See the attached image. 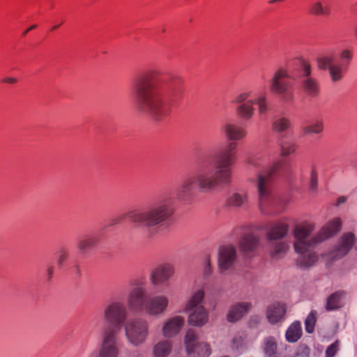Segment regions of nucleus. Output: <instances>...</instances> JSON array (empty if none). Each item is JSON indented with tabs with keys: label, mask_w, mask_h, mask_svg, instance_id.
Here are the masks:
<instances>
[{
	"label": "nucleus",
	"mask_w": 357,
	"mask_h": 357,
	"mask_svg": "<svg viewBox=\"0 0 357 357\" xmlns=\"http://www.w3.org/2000/svg\"><path fill=\"white\" fill-rule=\"evenodd\" d=\"M132 92L137 109L160 121L170 114L168 102H174L182 99L183 79L178 75L151 68L135 78Z\"/></svg>",
	"instance_id": "obj_1"
},
{
	"label": "nucleus",
	"mask_w": 357,
	"mask_h": 357,
	"mask_svg": "<svg viewBox=\"0 0 357 357\" xmlns=\"http://www.w3.org/2000/svg\"><path fill=\"white\" fill-rule=\"evenodd\" d=\"M342 221L336 218L329 221L315 236L311 234L314 225L303 222L297 225L294 229L295 252L299 255L296 260L298 266L303 268L313 266L318 260V256L313 251L314 247L323 241L336 234L341 228Z\"/></svg>",
	"instance_id": "obj_2"
},
{
	"label": "nucleus",
	"mask_w": 357,
	"mask_h": 357,
	"mask_svg": "<svg viewBox=\"0 0 357 357\" xmlns=\"http://www.w3.org/2000/svg\"><path fill=\"white\" fill-rule=\"evenodd\" d=\"M174 204L171 198H167L156 203L146 210H132L123 213L111 220L110 225L121 222L128 218L129 221L137 227L147 228L156 226H167L173 221Z\"/></svg>",
	"instance_id": "obj_3"
},
{
	"label": "nucleus",
	"mask_w": 357,
	"mask_h": 357,
	"mask_svg": "<svg viewBox=\"0 0 357 357\" xmlns=\"http://www.w3.org/2000/svg\"><path fill=\"white\" fill-rule=\"evenodd\" d=\"M266 231L267 247L273 259L283 257L289 248L282 241L289 232V225L284 222H268L262 227Z\"/></svg>",
	"instance_id": "obj_4"
},
{
	"label": "nucleus",
	"mask_w": 357,
	"mask_h": 357,
	"mask_svg": "<svg viewBox=\"0 0 357 357\" xmlns=\"http://www.w3.org/2000/svg\"><path fill=\"white\" fill-rule=\"evenodd\" d=\"M229 180H187L178 192L180 199L188 202L199 190L211 192L221 190L229 185Z\"/></svg>",
	"instance_id": "obj_5"
},
{
	"label": "nucleus",
	"mask_w": 357,
	"mask_h": 357,
	"mask_svg": "<svg viewBox=\"0 0 357 357\" xmlns=\"http://www.w3.org/2000/svg\"><path fill=\"white\" fill-rule=\"evenodd\" d=\"M103 319L109 326L105 328L103 333L107 328L114 329L118 335L119 328L126 322L128 317V312L126 304L120 300H112L106 303L102 311Z\"/></svg>",
	"instance_id": "obj_6"
},
{
	"label": "nucleus",
	"mask_w": 357,
	"mask_h": 357,
	"mask_svg": "<svg viewBox=\"0 0 357 357\" xmlns=\"http://www.w3.org/2000/svg\"><path fill=\"white\" fill-rule=\"evenodd\" d=\"M237 144L231 141L226 149L215 156V162L213 168V174L222 178H229L232 176V165L235 163L237 156L236 154Z\"/></svg>",
	"instance_id": "obj_7"
},
{
	"label": "nucleus",
	"mask_w": 357,
	"mask_h": 357,
	"mask_svg": "<svg viewBox=\"0 0 357 357\" xmlns=\"http://www.w3.org/2000/svg\"><path fill=\"white\" fill-rule=\"evenodd\" d=\"M204 297L202 289L195 291L188 302L185 311L189 312L188 323L195 326H202L208 320V313L201 305Z\"/></svg>",
	"instance_id": "obj_8"
},
{
	"label": "nucleus",
	"mask_w": 357,
	"mask_h": 357,
	"mask_svg": "<svg viewBox=\"0 0 357 357\" xmlns=\"http://www.w3.org/2000/svg\"><path fill=\"white\" fill-rule=\"evenodd\" d=\"M290 75L287 70L280 68L275 71L270 79V91L275 94L279 95L284 102L291 101L294 98V94L289 89L291 83L288 80Z\"/></svg>",
	"instance_id": "obj_9"
},
{
	"label": "nucleus",
	"mask_w": 357,
	"mask_h": 357,
	"mask_svg": "<svg viewBox=\"0 0 357 357\" xmlns=\"http://www.w3.org/2000/svg\"><path fill=\"white\" fill-rule=\"evenodd\" d=\"M126 336L128 342L138 346L145 342L149 334L147 321L142 318H134L124 324Z\"/></svg>",
	"instance_id": "obj_10"
},
{
	"label": "nucleus",
	"mask_w": 357,
	"mask_h": 357,
	"mask_svg": "<svg viewBox=\"0 0 357 357\" xmlns=\"http://www.w3.org/2000/svg\"><path fill=\"white\" fill-rule=\"evenodd\" d=\"M247 163L258 168L257 178H270L285 176L284 169L282 168V161L266 163L265 158L250 156L247 158Z\"/></svg>",
	"instance_id": "obj_11"
},
{
	"label": "nucleus",
	"mask_w": 357,
	"mask_h": 357,
	"mask_svg": "<svg viewBox=\"0 0 357 357\" xmlns=\"http://www.w3.org/2000/svg\"><path fill=\"white\" fill-rule=\"evenodd\" d=\"M271 180H258L257 188L259 193V206L261 209L274 208L279 205L277 212H280L286 204V202L278 197L273 192V186Z\"/></svg>",
	"instance_id": "obj_12"
},
{
	"label": "nucleus",
	"mask_w": 357,
	"mask_h": 357,
	"mask_svg": "<svg viewBox=\"0 0 357 357\" xmlns=\"http://www.w3.org/2000/svg\"><path fill=\"white\" fill-rule=\"evenodd\" d=\"M299 79L301 89L307 96L317 98L320 93V85L318 79L312 76L310 64L307 61H302L299 70Z\"/></svg>",
	"instance_id": "obj_13"
},
{
	"label": "nucleus",
	"mask_w": 357,
	"mask_h": 357,
	"mask_svg": "<svg viewBox=\"0 0 357 357\" xmlns=\"http://www.w3.org/2000/svg\"><path fill=\"white\" fill-rule=\"evenodd\" d=\"M127 303L129 308L135 312L144 311L146 297L144 282L140 280H134L132 284Z\"/></svg>",
	"instance_id": "obj_14"
},
{
	"label": "nucleus",
	"mask_w": 357,
	"mask_h": 357,
	"mask_svg": "<svg viewBox=\"0 0 357 357\" xmlns=\"http://www.w3.org/2000/svg\"><path fill=\"white\" fill-rule=\"evenodd\" d=\"M116 331L107 328L103 333V341L99 353L93 352L89 357H117Z\"/></svg>",
	"instance_id": "obj_15"
},
{
	"label": "nucleus",
	"mask_w": 357,
	"mask_h": 357,
	"mask_svg": "<svg viewBox=\"0 0 357 357\" xmlns=\"http://www.w3.org/2000/svg\"><path fill=\"white\" fill-rule=\"evenodd\" d=\"M169 300L164 295H158L148 298L145 302L144 312L151 316L162 314L167 308Z\"/></svg>",
	"instance_id": "obj_16"
},
{
	"label": "nucleus",
	"mask_w": 357,
	"mask_h": 357,
	"mask_svg": "<svg viewBox=\"0 0 357 357\" xmlns=\"http://www.w3.org/2000/svg\"><path fill=\"white\" fill-rule=\"evenodd\" d=\"M236 260V250L234 245H222L218 252V266L221 272L231 268Z\"/></svg>",
	"instance_id": "obj_17"
},
{
	"label": "nucleus",
	"mask_w": 357,
	"mask_h": 357,
	"mask_svg": "<svg viewBox=\"0 0 357 357\" xmlns=\"http://www.w3.org/2000/svg\"><path fill=\"white\" fill-rule=\"evenodd\" d=\"M174 273V267L172 264L166 263L162 264L151 273L150 280L153 284L158 285L167 282Z\"/></svg>",
	"instance_id": "obj_18"
},
{
	"label": "nucleus",
	"mask_w": 357,
	"mask_h": 357,
	"mask_svg": "<svg viewBox=\"0 0 357 357\" xmlns=\"http://www.w3.org/2000/svg\"><path fill=\"white\" fill-rule=\"evenodd\" d=\"M355 240V236L352 233L344 234L336 246V248L330 253V258L335 260L346 255L352 248Z\"/></svg>",
	"instance_id": "obj_19"
},
{
	"label": "nucleus",
	"mask_w": 357,
	"mask_h": 357,
	"mask_svg": "<svg viewBox=\"0 0 357 357\" xmlns=\"http://www.w3.org/2000/svg\"><path fill=\"white\" fill-rule=\"evenodd\" d=\"M100 235L91 233L80 236L77 243V248L81 255H86L94 250L100 241Z\"/></svg>",
	"instance_id": "obj_20"
},
{
	"label": "nucleus",
	"mask_w": 357,
	"mask_h": 357,
	"mask_svg": "<svg viewBox=\"0 0 357 357\" xmlns=\"http://www.w3.org/2000/svg\"><path fill=\"white\" fill-rule=\"evenodd\" d=\"M184 324V319L181 316H175L167 319L164 324L162 332L165 337H172L176 335Z\"/></svg>",
	"instance_id": "obj_21"
},
{
	"label": "nucleus",
	"mask_w": 357,
	"mask_h": 357,
	"mask_svg": "<svg viewBox=\"0 0 357 357\" xmlns=\"http://www.w3.org/2000/svg\"><path fill=\"white\" fill-rule=\"evenodd\" d=\"M225 137L229 141L243 139L248 135L247 130L232 123H226L221 128Z\"/></svg>",
	"instance_id": "obj_22"
},
{
	"label": "nucleus",
	"mask_w": 357,
	"mask_h": 357,
	"mask_svg": "<svg viewBox=\"0 0 357 357\" xmlns=\"http://www.w3.org/2000/svg\"><path fill=\"white\" fill-rule=\"evenodd\" d=\"M197 162L199 176L205 177V179H207L206 176H214V178H220L213 174V168L214 165H213V159L211 155L208 154L200 156Z\"/></svg>",
	"instance_id": "obj_23"
},
{
	"label": "nucleus",
	"mask_w": 357,
	"mask_h": 357,
	"mask_svg": "<svg viewBox=\"0 0 357 357\" xmlns=\"http://www.w3.org/2000/svg\"><path fill=\"white\" fill-rule=\"evenodd\" d=\"M252 303L250 302L236 303L233 305L227 313V320L229 322H236L245 315L251 309Z\"/></svg>",
	"instance_id": "obj_24"
},
{
	"label": "nucleus",
	"mask_w": 357,
	"mask_h": 357,
	"mask_svg": "<svg viewBox=\"0 0 357 357\" xmlns=\"http://www.w3.org/2000/svg\"><path fill=\"white\" fill-rule=\"evenodd\" d=\"M259 238L254 234L244 235L239 241L241 250L247 255H250L259 246Z\"/></svg>",
	"instance_id": "obj_25"
},
{
	"label": "nucleus",
	"mask_w": 357,
	"mask_h": 357,
	"mask_svg": "<svg viewBox=\"0 0 357 357\" xmlns=\"http://www.w3.org/2000/svg\"><path fill=\"white\" fill-rule=\"evenodd\" d=\"M286 313L284 304L280 303H273L267 310V318L272 324L280 321Z\"/></svg>",
	"instance_id": "obj_26"
},
{
	"label": "nucleus",
	"mask_w": 357,
	"mask_h": 357,
	"mask_svg": "<svg viewBox=\"0 0 357 357\" xmlns=\"http://www.w3.org/2000/svg\"><path fill=\"white\" fill-rule=\"evenodd\" d=\"M254 104H255V101L250 100L246 103L239 105L236 109V116L243 120L250 119L255 112Z\"/></svg>",
	"instance_id": "obj_27"
},
{
	"label": "nucleus",
	"mask_w": 357,
	"mask_h": 357,
	"mask_svg": "<svg viewBox=\"0 0 357 357\" xmlns=\"http://www.w3.org/2000/svg\"><path fill=\"white\" fill-rule=\"evenodd\" d=\"M309 13L313 16H328L331 14V8L321 1H316L310 6Z\"/></svg>",
	"instance_id": "obj_28"
},
{
	"label": "nucleus",
	"mask_w": 357,
	"mask_h": 357,
	"mask_svg": "<svg viewBox=\"0 0 357 357\" xmlns=\"http://www.w3.org/2000/svg\"><path fill=\"white\" fill-rule=\"evenodd\" d=\"M187 353L189 357H208L211 354L210 346L205 342L197 343L190 350H187Z\"/></svg>",
	"instance_id": "obj_29"
},
{
	"label": "nucleus",
	"mask_w": 357,
	"mask_h": 357,
	"mask_svg": "<svg viewBox=\"0 0 357 357\" xmlns=\"http://www.w3.org/2000/svg\"><path fill=\"white\" fill-rule=\"evenodd\" d=\"M248 202L247 193L243 191L236 192L231 194L227 200V204L230 207H241Z\"/></svg>",
	"instance_id": "obj_30"
},
{
	"label": "nucleus",
	"mask_w": 357,
	"mask_h": 357,
	"mask_svg": "<svg viewBox=\"0 0 357 357\" xmlns=\"http://www.w3.org/2000/svg\"><path fill=\"white\" fill-rule=\"evenodd\" d=\"M302 334L301 325L300 322H294L286 331V339L289 342H296L301 337Z\"/></svg>",
	"instance_id": "obj_31"
},
{
	"label": "nucleus",
	"mask_w": 357,
	"mask_h": 357,
	"mask_svg": "<svg viewBox=\"0 0 357 357\" xmlns=\"http://www.w3.org/2000/svg\"><path fill=\"white\" fill-rule=\"evenodd\" d=\"M172 350V344L169 340H162L158 342L153 347V355L155 357H166Z\"/></svg>",
	"instance_id": "obj_32"
},
{
	"label": "nucleus",
	"mask_w": 357,
	"mask_h": 357,
	"mask_svg": "<svg viewBox=\"0 0 357 357\" xmlns=\"http://www.w3.org/2000/svg\"><path fill=\"white\" fill-rule=\"evenodd\" d=\"M343 292L342 291H336L332 294L327 298V302L326 305V309L328 311L335 310L338 309L342 306V298Z\"/></svg>",
	"instance_id": "obj_33"
},
{
	"label": "nucleus",
	"mask_w": 357,
	"mask_h": 357,
	"mask_svg": "<svg viewBox=\"0 0 357 357\" xmlns=\"http://www.w3.org/2000/svg\"><path fill=\"white\" fill-rule=\"evenodd\" d=\"M317 66L319 69L325 70L331 66L335 65V55L333 53L328 52L321 55L317 59Z\"/></svg>",
	"instance_id": "obj_34"
},
{
	"label": "nucleus",
	"mask_w": 357,
	"mask_h": 357,
	"mask_svg": "<svg viewBox=\"0 0 357 357\" xmlns=\"http://www.w3.org/2000/svg\"><path fill=\"white\" fill-rule=\"evenodd\" d=\"M263 351L268 357H277V342L274 337H268L264 339Z\"/></svg>",
	"instance_id": "obj_35"
},
{
	"label": "nucleus",
	"mask_w": 357,
	"mask_h": 357,
	"mask_svg": "<svg viewBox=\"0 0 357 357\" xmlns=\"http://www.w3.org/2000/svg\"><path fill=\"white\" fill-rule=\"evenodd\" d=\"M330 77L333 82L341 80L344 76V73L347 70L341 64H335L328 68Z\"/></svg>",
	"instance_id": "obj_36"
},
{
	"label": "nucleus",
	"mask_w": 357,
	"mask_h": 357,
	"mask_svg": "<svg viewBox=\"0 0 357 357\" xmlns=\"http://www.w3.org/2000/svg\"><path fill=\"white\" fill-rule=\"evenodd\" d=\"M69 258V252L67 248L61 247L57 252L56 257V265L58 268H63L66 264Z\"/></svg>",
	"instance_id": "obj_37"
},
{
	"label": "nucleus",
	"mask_w": 357,
	"mask_h": 357,
	"mask_svg": "<svg viewBox=\"0 0 357 357\" xmlns=\"http://www.w3.org/2000/svg\"><path fill=\"white\" fill-rule=\"evenodd\" d=\"M289 121L285 117L276 118L273 123V129L274 131L281 132L286 130L289 126Z\"/></svg>",
	"instance_id": "obj_38"
},
{
	"label": "nucleus",
	"mask_w": 357,
	"mask_h": 357,
	"mask_svg": "<svg viewBox=\"0 0 357 357\" xmlns=\"http://www.w3.org/2000/svg\"><path fill=\"white\" fill-rule=\"evenodd\" d=\"M280 149L281 155L283 157H287L296 152L297 145L292 142H283L280 144Z\"/></svg>",
	"instance_id": "obj_39"
},
{
	"label": "nucleus",
	"mask_w": 357,
	"mask_h": 357,
	"mask_svg": "<svg viewBox=\"0 0 357 357\" xmlns=\"http://www.w3.org/2000/svg\"><path fill=\"white\" fill-rule=\"evenodd\" d=\"M197 335L194 329H189L185 337V344L187 350H190L191 347L199 343L197 341Z\"/></svg>",
	"instance_id": "obj_40"
},
{
	"label": "nucleus",
	"mask_w": 357,
	"mask_h": 357,
	"mask_svg": "<svg viewBox=\"0 0 357 357\" xmlns=\"http://www.w3.org/2000/svg\"><path fill=\"white\" fill-rule=\"evenodd\" d=\"M324 130V123L322 121H316L310 125L303 128L305 134H319Z\"/></svg>",
	"instance_id": "obj_41"
},
{
	"label": "nucleus",
	"mask_w": 357,
	"mask_h": 357,
	"mask_svg": "<svg viewBox=\"0 0 357 357\" xmlns=\"http://www.w3.org/2000/svg\"><path fill=\"white\" fill-rule=\"evenodd\" d=\"M316 315L317 312L315 310H312L310 312L305 319V331L308 333H312L314 330V326L317 321Z\"/></svg>",
	"instance_id": "obj_42"
},
{
	"label": "nucleus",
	"mask_w": 357,
	"mask_h": 357,
	"mask_svg": "<svg viewBox=\"0 0 357 357\" xmlns=\"http://www.w3.org/2000/svg\"><path fill=\"white\" fill-rule=\"evenodd\" d=\"M340 57L342 61L340 64L343 66V67H345V68H347L353 58L352 51L345 49L341 52Z\"/></svg>",
	"instance_id": "obj_43"
},
{
	"label": "nucleus",
	"mask_w": 357,
	"mask_h": 357,
	"mask_svg": "<svg viewBox=\"0 0 357 357\" xmlns=\"http://www.w3.org/2000/svg\"><path fill=\"white\" fill-rule=\"evenodd\" d=\"M231 348L238 352L244 350V341L241 336H235L231 342Z\"/></svg>",
	"instance_id": "obj_44"
},
{
	"label": "nucleus",
	"mask_w": 357,
	"mask_h": 357,
	"mask_svg": "<svg viewBox=\"0 0 357 357\" xmlns=\"http://www.w3.org/2000/svg\"><path fill=\"white\" fill-rule=\"evenodd\" d=\"M250 92L240 93L234 98L231 102L234 104H238V105L243 103H246L248 102V98L250 97Z\"/></svg>",
	"instance_id": "obj_45"
},
{
	"label": "nucleus",
	"mask_w": 357,
	"mask_h": 357,
	"mask_svg": "<svg viewBox=\"0 0 357 357\" xmlns=\"http://www.w3.org/2000/svg\"><path fill=\"white\" fill-rule=\"evenodd\" d=\"M340 342L338 340L335 341L330 346L328 347L326 351V357H334L339 350Z\"/></svg>",
	"instance_id": "obj_46"
},
{
	"label": "nucleus",
	"mask_w": 357,
	"mask_h": 357,
	"mask_svg": "<svg viewBox=\"0 0 357 357\" xmlns=\"http://www.w3.org/2000/svg\"><path fill=\"white\" fill-rule=\"evenodd\" d=\"M254 100L255 101V104L258 105L259 112L260 114L265 113L267 110L266 98L264 96H261Z\"/></svg>",
	"instance_id": "obj_47"
},
{
	"label": "nucleus",
	"mask_w": 357,
	"mask_h": 357,
	"mask_svg": "<svg viewBox=\"0 0 357 357\" xmlns=\"http://www.w3.org/2000/svg\"><path fill=\"white\" fill-rule=\"evenodd\" d=\"M54 266L52 264H49L47 266L44 277L47 281H50L53 277V274L54 273Z\"/></svg>",
	"instance_id": "obj_48"
},
{
	"label": "nucleus",
	"mask_w": 357,
	"mask_h": 357,
	"mask_svg": "<svg viewBox=\"0 0 357 357\" xmlns=\"http://www.w3.org/2000/svg\"><path fill=\"white\" fill-rule=\"evenodd\" d=\"M212 272V267L210 262V259L208 257L205 261L204 273L206 275H209Z\"/></svg>",
	"instance_id": "obj_49"
},
{
	"label": "nucleus",
	"mask_w": 357,
	"mask_h": 357,
	"mask_svg": "<svg viewBox=\"0 0 357 357\" xmlns=\"http://www.w3.org/2000/svg\"><path fill=\"white\" fill-rule=\"evenodd\" d=\"M318 186L317 180H310V189L311 191L314 192L317 190Z\"/></svg>",
	"instance_id": "obj_50"
},
{
	"label": "nucleus",
	"mask_w": 357,
	"mask_h": 357,
	"mask_svg": "<svg viewBox=\"0 0 357 357\" xmlns=\"http://www.w3.org/2000/svg\"><path fill=\"white\" fill-rule=\"evenodd\" d=\"M17 79L15 77H6L3 79V82L8 84H15Z\"/></svg>",
	"instance_id": "obj_51"
},
{
	"label": "nucleus",
	"mask_w": 357,
	"mask_h": 357,
	"mask_svg": "<svg viewBox=\"0 0 357 357\" xmlns=\"http://www.w3.org/2000/svg\"><path fill=\"white\" fill-rule=\"evenodd\" d=\"M346 200H347L346 197H344V196H341V197H340L337 199V203H336V205H337V206H339V205H340L341 204L344 203V202H346Z\"/></svg>",
	"instance_id": "obj_52"
},
{
	"label": "nucleus",
	"mask_w": 357,
	"mask_h": 357,
	"mask_svg": "<svg viewBox=\"0 0 357 357\" xmlns=\"http://www.w3.org/2000/svg\"><path fill=\"white\" fill-rule=\"evenodd\" d=\"M296 357H308V352L303 351L302 353L297 352Z\"/></svg>",
	"instance_id": "obj_53"
},
{
	"label": "nucleus",
	"mask_w": 357,
	"mask_h": 357,
	"mask_svg": "<svg viewBox=\"0 0 357 357\" xmlns=\"http://www.w3.org/2000/svg\"><path fill=\"white\" fill-rule=\"evenodd\" d=\"M36 27V25L34 24V25H32L30 27H29L27 29H26L24 32H23V36H26L29 31H30L31 30L35 29Z\"/></svg>",
	"instance_id": "obj_54"
},
{
	"label": "nucleus",
	"mask_w": 357,
	"mask_h": 357,
	"mask_svg": "<svg viewBox=\"0 0 357 357\" xmlns=\"http://www.w3.org/2000/svg\"><path fill=\"white\" fill-rule=\"evenodd\" d=\"M74 268L76 271L77 276H80L81 273H80V269H79V266L77 264L75 265Z\"/></svg>",
	"instance_id": "obj_55"
},
{
	"label": "nucleus",
	"mask_w": 357,
	"mask_h": 357,
	"mask_svg": "<svg viewBox=\"0 0 357 357\" xmlns=\"http://www.w3.org/2000/svg\"><path fill=\"white\" fill-rule=\"evenodd\" d=\"M312 178H317L318 177V174H317L316 170L313 169L311 172Z\"/></svg>",
	"instance_id": "obj_56"
},
{
	"label": "nucleus",
	"mask_w": 357,
	"mask_h": 357,
	"mask_svg": "<svg viewBox=\"0 0 357 357\" xmlns=\"http://www.w3.org/2000/svg\"><path fill=\"white\" fill-rule=\"evenodd\" d=\"M62 23H63V22H61L60 24H56V25L53 26L52 27L51 30H52V31H54V30L57 29L60 26V25H61V24H62Z\"/></svg>",
	"instance_id": "obj_57"
},
{
	"label": "nucleus",
	"mask_w": 357,
	"mask_h": 357,
	"mask_svg": "<svg viewBox=\"0 0 357 357\" xmlns=\"http://www.w3.org/2000/svg\"><path fill=\"white\" fill-rule=\"evenodd\" d=\"M354 33L357 36V26L354 29Z\"/></svg>",
	"instance_id": "obj_58"
}]
</instances>
